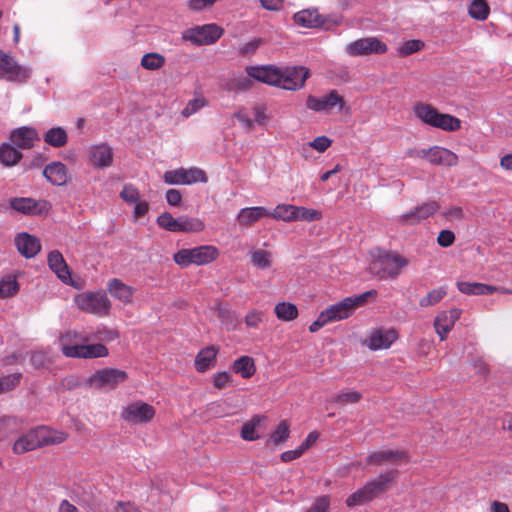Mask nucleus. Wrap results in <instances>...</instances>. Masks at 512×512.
<instances>
[{
    "mask_svg": "<svg viewBox=\"0 0 512 512\" xmlns=\"http://www.w3.org/2000/svg\"><path fill=\"white\" fill-rule=\"evenodd\" d=\"M377 295L376 290H369L360 295L346 297L341 301L328 306L317 319L309 326V331L315 333L330 322L341 321L349 318L355 310L363 306L370 297Z\"/></svg>",
    "mask_w": 512,
    "mask_h": 512,
    "instance_id": "nucleus-1",
    "label": "nucleus"
},
{
    "mask_svg": "<svg viewBox=\"0 0 512 512\" xmlns=\"http://www.w3.org/2000/svg\"><path fill=\"white\" fill-rule=\"evenodd\" d=\"M89 338L77 331L69 330L59 337V344L62 353L69 358H101L108 355V349L100 343L81 345L79 342H86Z\"/></svg>",
    "mask_w": 512,
    "mask_h": 512,
    "instance_id": "nucleus-2",
    "label": "nucleus"
},
{
    "mask_svg": "<svg viewBox=\"0 0 512 512\" xmlns=\"http://www.w3.org/2000/svg\"><path fill=\"white\" fill-rule=\"evenodd\" d=\"M67 437L68 434L64 431L40 426L19 437L13 445V452L15 454H23L42 446L60 444Z\"/></svg>",
    "mask_w": 512,
    "mask_h": 512,
    "instance_id": "nucleus-3",
    "label": "nucleus"
},
{
    "mask_svg": "<svg viewBox=\"0 0 512 512\" xmlns=\"http://www.w3.org/2000/svg\"><path fill=\"white\" fill-rule=\"evenodd\" d=\"M415 116L424 124L446 132H455L461 128V120L451 114L440 113L426 103H417L413 107Z\"/></svg>",
    "mask_w": 512,
    "mask_h": 512,
    "instance_id": "nucleus-4",
    "label": "nucleus"
},
{
    "mask_svg": "<svg viewBox=\"0 0 512 512\" xmlns=\"http://www.w3.org/2000/svg\"><path fill=\"white\" fill-rule=\"evenodd\" d=\"M407 260L397 253L383 252L372 260L370 272L379 279L393 278L399 275L401 269L407 266Z\"/></svg>",
    "mask_w": 512,
    "mask_h": 512,
    "instance_id": "nucleus-5",
    "label": "nucleus"
},
{
    "mask_svg": "<svg viewBox=\"0 0 512 512\" xmlns=\"http://www.w3.org/2000/svg\"><path fill=\"white\" fill-rule=\"evenodd\" d=\"M219 251L215 246L203 245L190 249H181L174 254L173 259L181 267L206 265L217 259Z\"/></svg>",
    "mask_w": 512,
    "mask_h": 512,
    "instance_id": "nucleus-6",
    "label": "nucleus"
},
{
    "mask_svg": "<svg viewBox=\"0 0 512 512\" xmlns=\"http://www.w3.org/2000/svg\"><path fill=\"white\" fill-rule=\"evenodd\" d=\"M223 34V29L216 24H205L188 28L181 33V39L193 45H211Z\"/></svg>",
    "mask_w": 512,
    "mask_h": 512,
    "instance_id": "nucleus-7",
    "label": "nucleus"
},
{
    "mask_svg": "<svg viewBox=\"0 0 512 512\" xmlns=\"http://www.w3.org/2000/svg\"><path fill=\"white\" fill-rule=\"evenodd\" d=\"M408 154L410 157L426 159L433 165L452 167L458 164V156L441 146H432L428 149H410Z\"/></svg>",
    "mask_w": 512,
    "mask_h": 512,
    "instance_id": "nucleus-8",
    "label": "nucleus"
},
{
    "mask_svg": "<svg viewBox=\"0 0 512 512\" xmlns=\"http://www.w3.org/2000/svg\"><path fill=\"white\" fill-rule=\"evenodd\" d=\"M75 303L80 310L95 315H107L111 309L107 295L99 291L79 294Z\"/></svg>",
    "mask_w": 512,
    "mask_h": 512,
    "instance_id": "nucleus-9",
    "label": "nucleus"
},
{
    "mask_svg": "<svg viewBox=\"0 0 512 512\" xmlns=\"http://www.w3.org/2000/svg\"><path fill=\"white\" fill-rule=\"evenodd\" d=\"M128 378L124 370L115 368H104L97 370L88 377L86 383L97 389L112 390L119 384L124 383Z\"/></svg>",
    "mask_w": 512,
    "mask_h": 512,
    "instance_id": "nucleus-10",
    "label": "nucleus"
},
{
    "mask_svg": "<svg viewBox=\"0 0 512 512\" xmlns=\"http://www.w3.org/2000/svg\"><path fill=\"white\" fill-rule=\"evenodd\" d=\"M77 497L79 504L89 512H104L109 503V498L103 490L91 484L83 486Z\"/></svg>",
    "mask_w": 512,
    "mask_h": 512,
    "instance_id": "nucleus-11",
    "label": "nucleus"
},
{
    "mask_svg": "<svg viewBox=\"0 0 512 512\" xmlns=\"http://www.w3.org/2000/svg\"><path fill=\"white\" fill-rule=\"evenodd\" d=\"M154 407L143 401L129 403L121 411L123 421L132 425L147 424L155 417Z\"/></svg>",
    "mask_w": 512,
    "mask_h": 512,
    "instance_id": "nucleus-12",
    "label": "nucleus"
},
{
    "mask_svg": "<svg viewBox=\"0 0 512 512\" xmlns=\"http://www.w3.org/2000/svg\"><path fill=\"white\" fill-rule=\"evenodd\" d=\"M163 180L169 185H191L198 182L206 183L208 178L203 170L192 167L166 171Z\"/></svg>",
    "mask_w": 512,
    "mask_h": 512,
    "instance_id": "nucleus-13",
    "label": "nucleus"
},
{
    "mask_svg": "<svg viewBox=\"0 0 512 512\" xmlns=\"http://www.w3.org/2000/svg\"><path fill=\"white\" fill-rule=\"evenodd\" d=\"M345 106V101L337 90H331L328 94L322 97L309 95L306 99V107L309 110L319 113H329L334 108L342 110Z\"/></svg>",
    "mask_w": 512,
    "mask_h": 512,
    "instance_id": "nucleus-14",
    "label": "nucleus"
},
{
    "mask_svg": "<svg viewBox=\"0 0 512 512\" xmlns=\"http://www.w3.org/2000/svg\"><path fill=\"white\" fill-rule=\"evenodd\" d=\"M309 69L304 66L280 68L279 86L285 90L295 91L301 89L307 78Z\"/></svg>",
    "mask_w": 512,
    "mask_h": 512,
    "instance_id": "nucleus-15",
    "label": "nucleus"
},
{
    "mask_svg": "<svg viewBox=\"0 0 512 512\" xmlns=\"http://www.w3.org/2000/svg\"><path fill=\"white\" fill-rule=\"evenodd\" d=\"M0 68L6 74L9 81L25 83L31 76L28 67L20 65L12 56L0 50Z\"/></svg>",
    "mask_w": 512,
    "mask_h": 512,
    "instance_id": "nucleus-16",
    "label": "nucleus"
},
{
    "mask_svg": "<svg viewBox=\"0 0 512 512\" xmlns=\"http://www.w3.org/2000/svg\"><path fill=\"white\" fill-rule=\"evenodd\" d=\"M346 51L351 56L383 54L387 51V45L376 37H367L349 43Z\"/></svg>",
    "mask_w": 512,
    "mask_h": 512,
    "instance_id": "nucleus-17",
    "label": "nucleus"
},
{
    "mask_svg": "<svg viewBox=\"0 0 512 512\" xmlns=\"http://www.w3.org/2000/svg\"><path fill=\"white\" fill-rule=\"evenodd\" d=\"M440 206L436 201H429L414 207L407 213H404L397 218V222L402 225H417L421 221L433 216Z\"/></svg>",
    "mask_w": 512,
    "mask_h": 512,
    "instance_id": "nucleus-18",
    "label": "nucleus"
},
{
    "mask_svg": "<svg viewBox=\"0 0 512 512\" xmlns=\"http://www.w3.org/2000/svg\"><path fill=\"white\" fill-rule=\"evenodd\" d=\"M10 207L26 215H42L49 212L51 205L46 200H34L26 197H16L10 200Z\"/></svg>",
    "mask_w": 512,
    "mask_h": 512,
    "instance_id": "nucleus-19",
    "label": "nucleus"
},
{
    "mask_svg": "<svg viewBox=\"0 0 512 512\" xmlns=\"http://www.w3.org/2000/svg\"><path fill=\"white\" fill-rule=\"evenodd\" d=\"M408 454L404 450L387 449L380 450L369 454L366 458L368 465L381 466L384 464H398L401 461L407 460Z\"/></svg>",
    "mask_w": 512,
    "mask_h": 512,
    "instance_id": "nucleus-20",
    "label": "nucleus"
},
{
    "mask_svg": "<svg viewBox=\"0 0 512 512\" xmlns=\"http://www.w3.org/2000/svg\"><path fill=\"white\" fill-rule=\"evenodd\" d=\"M246 73L250 78H253L262 83L279 86L280 68L268 66H247Z\"/></svg>",
    "mask_w": 512,
    "mask_h": 512,
    "instance_id": "nucleus-21",
    "label": "nucleus"
},
{
    "mask_svg": "<svg viewBox=\"0 0 512 512\" xmlns=\"http://www.w3.org/2000/svg\"><path fill=\"white\" fill-rule=\"evenodd\" d=\"M10 141L19 149H30L40 141V137L35 128L22 126L11 131Z\"/></svg>",
    "mask_w": 512,
    "mask_h": 512,
    "instance_id": "nucleus-22",
    "label": "nucleus"
},
{
    "mask_svg": "<svg viewBox=\"0 0 512 512\" xmlns=\"http://www.w3.org/2000/svg\"><path fill=\"white\" fill-rule=\"evenodd\" d=\"M461 313V309L452 308L449 311H442L437 315L434 326L441 340L446 338V335L453 328L455 322L460 318Z\"/></svg>",
    "mask_w": 512,
    "mask_h": 512,
    "instance_id": "nucleus-23",
    "label": "nucleus"
},
{
    "mask_svg": "<svg viewBox=\"0 0 512 512\" xmlns=\"http://www.w3.org/2000/svg\"><path fill=\"white\" fill-rule=\"evenodd\" d=\"M113 156L112 147L106 143L94 145L90 149V161L93 166L100 169L110 167L113 163Z\"/></svg>",
    "mask_w": 512,
    "mask_h": 512,
    "instance_id": "nucleus-24",
    "label": "nucleus"
},
{
    "mask_svg": "<svg viewBox=\"0 0 512 512\" xmlns=\"http://www.w3.org/2000/svg\"><path fill=\"white\" fill-rule=\"evenodd\" d=\"M15 245L18 252L28 259L36 256L41 249L39 239L26 232L19 233L15 237Z\"/></svg>",
    "mask_w": 512,
    "mask_h": 512,
    "instance_id": "nucleus-25",
    "label": "nucleus"
},
{
    "mask_svg": "<svg viewBox=\"0 0 512 512\" xmlns=\"http://www.w3.org/2000/svg\"><path fill=\"white\" fill-rule=\"evenodd\" d=\"M48 265L62 282L72 285L69 267L63 255L58 250H54L49 253Z\"/></svg>",
    "mask_w": 512,
    "mask_h": 512,
    "instance_id": "nucleus-26",
    "label": "nucleus"
},
{
    "mask_svg": "<svg viewBox=\"0 0 512 512\" xmlns=\"http://www.w3.org/2000/svg\"><path fill=\"white\" fill-rule=\"evenodd\" d=\"M43 175L50 183L57 186L65 185L69 179L67 167L59 161L46 165Z\"/></svg>",
    "mask_w": 512,
    "mask_h": 512,
    "instance_id": "nucleus-27",
    "label": "nucleus"
},
{
    "mask_svg": "<svg viewBox=\"0 0 512 512\" xmlns=\"http://www.w3.org/2000/svg\"><path fill=\"white\" fill-rule=\"evenodd\" d=\"M398 476V470H388L381 473L376 479L368 481L367 487L370 489L374 499L385 493L389 489V485L395 481Z\"/></svg>",
    "mask_w": 512,
    "mask_h": 512,
    "instance_id": "nucleus-28",
    "label": "nucleus"
},
{
    "mask_svg": "<svg viewBox=\"0 0 512 512\" xmlns=\"http://www.w3.org/2000/svg\"><path fill=\"white\" fill-rule=\"evenodd\" d=\"M269 214L270 211L267 210L265 207H247L239 211L237 220L240 225L251 226L258 220H260L262 217L268 216Z\"/></svg>",
    "mask_w": 512,
    "mask_h": 512,
    "instance_id": "nucleus-29",
    "label": "nucleus"
},
{
    "mask_svg": "<svg viewBox=\"0 0 512 512\" xmlns=\"http://www.w3.org/2000/svg\"><path fill=\"white\" fill-rule=\"evenodd\" d=\"M397 339L395 330L375 331L369 339V348L372 350L386 349Z\"/></svg>",
    "mask_w": 512,
    "mask_h": 512,
    "instance_id": "nucleus-30",
    "label": "nucleus"
},
{
    "mask_svg": "<svg viewBox=\"0 0 512 512\" xmlns=\"http://www.w3.org/2000/svg\"><path fill=\"white\" fill-rule=\"evenodd\" d=\"M23 154L10 142L0 146V163L5 167H13L22 159Z\"/></svg>",
    "mask_w": 512,
    "mask_h": 512,
    "instance_id": "nucleus-31",
    "label": "nucleus"
},
{
    "mask_svg": "<svg viewBox=\"0 0 512 512\" xmlns=\"http://www.w3.org/2000/svg\"><path fill=\"white\" fill-rule=\"evenodd\" d=\"M293 18L297 25L305 28L320 27L323 24V21L317 10H302L294 14Z\"/></svg>",
    "mask_w": 512,
    "mask_h": 512,
    "instance_id": "nucleus-32",
    "label": "nucleus"
},
{
    "mask_svg": "<svg viewBox=\"0 0 512 512\" xmlns=\"http://www.w3.org/2000/svg\"><path fill=\"white\" fill-rule=\"evenodd\" d=\"M108 290L114 298L123 303H130L132 300L133 289L117 278L110 280Z\"/></svg>",
    "mask_w": 512,
    "mask_h": 512,
    "instance_id": "nucleus-33",
    "label": "nucleus"
},
{
    "mask_svg": "<svg viewBox=\"0 0 512 512\" xmlns=\"http://www.w3.org/2000/svg\"><path fill=\"white\" fill-rule=\"evenodd\" d=\"M457 288L460 292L467 295H489L496 291V287L478 282H457Z\"/></svg>",
    "mask_w": 512,
    "mask_h": 512,
    "instance_id": "nucleus-34",
    "label": "nucleus"
},
{
    "mask_svg": "<svg viewBox=\"0 0 512 512\" xmlns=\"http://www.w3.org/2000/svg\"><path fill=\"white\" fill-rule=\"evenodd\" d=\"M205 228L204 223L199 218H192L188 216H180L176 218V225L174 232H200Z\"/></svg>",
    "mask_w": 512,
    "mask_h": 512,
    "instance_id": "nucleus-35",
    "label": "nucleus"
},
{
    "mask_svg": "<svg viewBox=\"0 0 512 512\" xmlns=\"http://www.w3.org/2000/svg\"><path fill=\"white\" fill-rule=\"evenodd\" d=\"M43 140L54 148H60L67 144L68 135L64 128L53 127L45 132Z\"/></svg>",
    "mask_w": 512,
    "mask_h": 512,
    "instance_id": "nucleus-36",
    "label": "nucleus"
},
{
    "mask_svg": "<svg viewBox=\"0 0 512 512\" xmlns=\"http://www.w3.org/2000/svg\"><path fill=\"white\" fill-rule=\"evenodd\" d=\"M217 350L211 346L202 349L196 356L195 367L198 372H205L215 361Z\"/></svg>",
    "mask_w": 512,
    "mask_h": 512,
    "instance_id": "nucleus-37",
    "label": "nucleus"
},
{
    "mask_svg": "<svg viewBox=\"0 0 512 512\" xmlns=\"http://www.w3.org/2000/svg\"><path fill=\"white\" fill-rule=\"evenodd\" d=\"M234 373L240 374L243 378H250L254 375L256 367L253 358L241 356L232 365Z\"/></svg>",
    "mask_w": 512,
    "mask_h": 512,
    "instance_id": "nucleus-38",
    "label": "nucleus"
},
{
    "mask_svg": "<svg viewBox=\"0 0 512 512\" xmlns=\"http://www.w3.org/2000/svg\"><path fill=\"white\" fill-rule=\"evenodd\" d=\"M274 313L279 320L289 322L298 317V308L290 302H279L274 307Z\"/></svg>",
    "mask_w": 512,
    "mask_h": 512,
    "instance_id": "nucleus-39",
    "label": "nucleus"
},
{
    "mask_svg": "<svg viewBox=\"0 0 512 512\" xmlns=\"http://www.w3.org/2000/svg\"><path fill=\"white\" fill-rule=\"evenodd\" d=\"M490 7L486 0H472L468 5V14L471 18L484 21L488 18Z\"/></svg>",
    "mask_w": 512,
    "mask_h": 512,
    "instance_id": "nucleus-40",
    "label": "nucleus"
},
{
    "mask_svg": "<svg viewBox=\"0 0 512 512\" xmlns=\"http://www.w3.org/2000/svg\"><path fill=\"white\" fill-rule=\"evenodd\" d=\"M263 417L260 415L253 416L249 421L245 422L241 428L240 435L245 441H254L259 439L256 432L257 427L260 425Z\"/></svg>",
    "mask_w": 512,
    "mask_h": 512,
    "instance_id": "nucleus-41",
    "label": "nucleus"
},
{
    "mask_svg": "<svg viewBox=\"0 0 512 512\" xmlns=\"http://www.w3.org/2000/svg\"><path fill=\"white\" fill-rule=\"evenodd\" d=\"M374 499L370 489L367 487V484H365L362 488L358 489L356 492L352 493L347 499H346V505L348 507H354L363 505L365 503H368Z\"/></svg>",
    "mask_w": 512,
    "mask_h": 512,
    "instance_id": "nucleus-42",
    "label": "nucleus"
},
{
    "mask_svg": "<svg viewBox=\"0 0 512 512\" xmlns=\"http://www.w3.org/2000/svg\"><path fill=\"white\" fill-rule=\"evenodd\" d=\"M20 429L21 423L16 417L5 416L0 418V440L18 433Z\"/></svg>",
    "mask_w": 512,
    "mask_h": 512,
    "instance_id": "nucleus-43",
    "label": "nucleus"
},
{
    "mask_svg": "<svg viewBox=\"0 0 512 512\" xmlns=\"http://www.w3.org/2000/svg\"><path fill=\"white\" fill-rule=\"evenodd\" d=\"M19 291V283L16 277L6 275L0 280V298H9Z\"/></svg>",
    "mask_w": 512,
    "mask_h": 512,
    "instance_id": "nucleus-44",
    "label": "nucleus"
},
{
    "mask_svg": "<svg viewBox=\"0 0 512 512\" xmlns=\"http://www.w3.org/2000/svg\"><path fill=\"white\" fill-rule=\"evenodd\" d=\"M295 206L291 204H279L275 209L268 215L276 220H282L285 222L294 221Z\"/></svg>",
    "mask_w": 512,
    "mask_h": 512,
    "instance_id": "nucleus-45",
    "label": "nucleus"
},
{
    "mask_svg": "<svg viewBox=\"0 0 512 512\" xmlns=\"http://www.w3.org/2000/svg\"><path fill=\"white\" fill-rule=\"evenodd\" d=\"M251 262L258 269H267L272 265V254L262 249L255 250L251 253Z\"/></svg>",
    "mask_w": 512,
    "mask_h": 512,
    "instance_id": "nucleus-46",
    "label": "nucleus"
},
{
    "mask_svg": "<svg viewBox=\"0 0 512 512\" xmlns=\"http://www.w3.org/2000/svg\"><path fill=\"white\" fill-rule=\"evenodd\" d=\"M165 64V57L162 54L152 52L143 55L141 65L147 70H158Z\"/></svg>",
    "mask_w": 512,
    "mask_h": 512,
    "instance_id": "nucleus-47",
    "label": "nucleus"
},
{
    "mask_svg": "<svg viewBox=\"0 0 512 512\" xmlns=\"http://www.w3.org/2000/svg\"><path fill=\"white\" fill-rule=\"evenodd\" d=\"M362 399V394L356 390H342L333 396L332 401L342 405L356 404Z\"/></svg>",
    "mask_w": 512,
    "mask_h": 512,
    "instance_id": "nucleus-48",
    "label": "nucleus"
},
{
    "mask_svg": "<svg viewBox=\"0 0 512 512\" xmlns=\"http://www.w3.org/2000/svg\"><path fill=\"white\" fill-rule=\"evenodd\" d=\"M322 218V213L316 209H309L302 206H295L294 221H317Z\"/></svg>",
    "mask_w": 512,
    "mask_h": 512,
    "instance_id": "nucleus-49",
    "label": "nucleus"
},
{
    "mask_svg": "<svg viewBox=\"0 0 512 512\" xmlns=\"http://www.w3.org/2000/svg\"><path fill=\"white\" fill-rule=\"evenodd\" d=\"M447 295V289L445 287H439L430 291L427 296L423 297L419 301L421 307H429L440 302Z\"/></svg>",
    "mask_w": 512,
    "mask_h": 512,
    "instance_id": "nucleus-50",
    "label": "nucleus"
},
{
    "mask_svg": "<svg viewBox=\"0 0 512 512\" xmlns=\"http://www.w3.org/2000/svg\"><path fill=\"white\" fill-rule=\"evenodd\" d=\"M22 373L16 372L0 377V394L9 392L16 388L21 381Z\"/></svg>",
    "mask_w": 512,
    "mask_h": 512,
    "instance_id": "nucleus-51",
    "label": "nucleus"
},
{
    "mask_svg": "<svg viewBox=\"0 0 512 512\" xmlns=\"http://www.w3.org/2000/svg\"><path fill=\"white\" fill-rule=\"evenodd\" d=\"M31 364L36 369H43L49 367L52 364V357L48 352L43 350H37L31 353L30 357Z\"/></svg>",
    "mask_w": 512,
    "mask_h": 512,
    "instance_id": "nucleus-52",
    "label": "nucleus"
},
{
    "mask_svg": "<svg viewBox=\"0 0 512 512\" xmlns=\"http://www.w3.org/2000/svg\"><path fill=\"white\" fill-rule=\"evenodd\" d=\"M289 425L287 421H282L277 426L276 430L270 435L269 441L274 445H279L289 438Z\"/></svg>",
    "mask_w": 512,
    "mask_h": 512,
    "instance_id": "nucleus-53",
    "label": "nucleus"
},
{
    "mask_svg": "<svg viewBox=\"0 0 512 512\" xmlns=\"http://www.w3.org/2000/svg\"><path fill=\"white\" fill-rule=\"evenodd\" d=\"M424 47V42L421 40H408L401 44L398 49V55L402 57L409 56L415 52L420 51Z\"/></svg>",
    "mask_w": 512,
    "mask_h": 512,
    "instance_id": "nucleus-54",
    "label": "nucleus"
},
{
    "mask_svg": "<svg viewBox=\"0 0 512 512\" xmlns=\"http://www.w3.org/2000/svg\"><path fill=\"white\" fill-rule=\"evenodd\" d=\"M207 105V100L203 96L196 97L188 101L181 114L183 117L188 118L197 113L200 109Z\"/></svg>",
    "mask_w": 512,
    "mask_h": 512,
    "instance_id": "nucleus-55",
    "label": "nucleus"
},
{
    "mask_svg": "<svg viewBox=\"0 0 512 512\" xmlns=\"http://www.w3.org/2000/svg\"><path fill=\"white\" fill-rule=\"evenodd\" d=\"M212 382L215 388L224 389L231 385L232 376L226 371L217 372L213 375Z\"/></svg>",
    "mask_w": 512,
    "mask_h": 512,
    "instance_id": "nucleus-56",
    "label": "nucleus"
},
{
    "mask_svg": "<svg viewBox=\"0 0 512 512\" xmlns=\"http://www.w3.org/2000/svg\"><path fill=\"white\" fill-rule=\"evenodd\" d=\"M120 197L127 203H136L140 199L139 191L131 184L124 185Z\"/></svg>",
    "mask_w": 512,
    "mask_h": 512,
    "instance_id": "nucleus-57",
    "label": "nucleus"
},
{
    "mask_svg": "<svg viewBox=\"0 0 512 512\" xmlns=\"http://www.w3.org/2000/svg\"><path fill=\"white\" fill-rule=\"evenodd\" d=\"M264 321V312L259 310H251L245 316V324L249 328H258Z\"/></svg>",
    "mask_w": 512,
    "mask_h": 512,
    "instance_id": "nucleus-58",
    "label": "nucleus"
},
{
    "mask_svg": "<svg viewBox=\"0 0 512 512\" xmlns=\"http://www.w3.org/2000/svg\"><path fill=\"white\" fill-rule=\"evenodd\" d=\"M157 224L167 231L174 232L176 218H174L169 212H164L157 217Z\"/></svg>",
    "mask_w": 512,
    "mask_h": 512,
    "instance_id": "nucleus-59",
    "label": "nucleus"
},
{
    "mask_svg": "<svg viewBox=\"0 0 512 512\" xmlns=\"http://www.w3.org/2000/svg\"><path fill=\"white\" fill-rule=\"evenodd\" d=\"M332 144V140L327 136H318L309 143V146L320 153L325 152Z\"/></svg>",
    "mask_w": 512,
    "mask_h": 512,
    "instance_id": "nucleus-60",
    "label": "nucleus"
},
{
    "mask_svg": "<svg viewBox=\"0 0 512 512\" xmlns=\"http://www.w3.org/2000/svg\"><path fill=\"white\" fill-rule=\"evenodd\" d=\"M217 0H188L187 7L190 11L201 12L211 7Z\"/></svg>",
    "mask_w": 512,
    "mask_h": 512,
    "instance_id": "nucleus-61",
    "label": "nucleus"
},
{
    "mask_svg": "<svg viewBox=\"0 0 512 512\" xmlns=\"http://www.w3.org/2000/svg\"><path fill=\"white\" fill-rule=\"evenodd\" d=\"M454 241L455 235L451 230H442L437 237V243L444 248L450 247Z\"/></svg>",
    "mask_w": 512,
    "mask_h": 512,
    "instance_id": "nucleus-62",
    "label": "nucleus"
},
{
    "mask_svg": "<svg viewBox=\"0 0 512 512\" xmlns=\"http://www.w3.org/2000/svg\"><path fill=\"white\" fill-rule=\"evenodd\" d=\"M330 506L328 496H321L316 499L312 507L307 512H327Z\"/></svg>",
    "mask_w": 512,
    "mask_h": 512,
    "instance_id": "nucleus-63",
    "label": "nucleus"
},
{
    "mask_svg": "<svg viewBox=\"0 0 512 512\" xmlns=\"http://www.w3.org/2000/svg\"><path fill=\"white\" fill-rule=\"evenodd\" d=\"M261 41L259 39H253L245 44H243L239 48V52L242 55L254 54L258 47L260 46Z\"/></svg>",
    "mask_w": 512,
    "mask_h": 512,
    "instance_id": "nucleus-64",
    "label": "nucleus"
}]
</instances>
